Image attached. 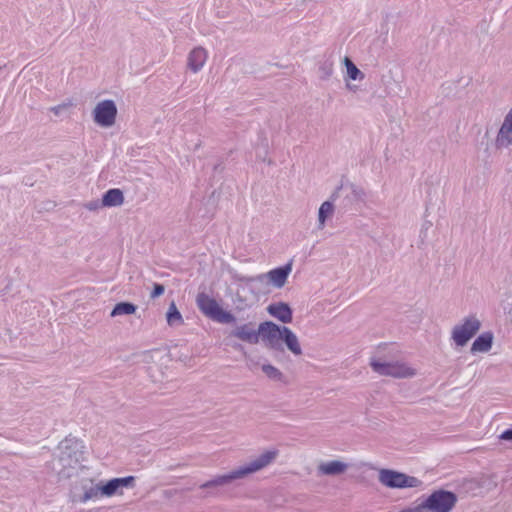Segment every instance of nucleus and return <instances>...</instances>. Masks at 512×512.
Masks as SVG:
<instances>
[{"label": "nucleus", "mask_w": 512, "mask_h": 512, "mask_svg": "<svg viewBox=\"0 0 512 512\" xmlns=\"http://www.w3.org/2000/svg\"><path fill=\"white\" fill-rule=\"evenodd\" d=\"M165 291V287L163 284H160V283H154L153 284V289L151 291V294H150V297L152 299H155V298H158L160 297Z\"/></svg>", "instance_id": "nucleus-28"}, {"label": "nucleus", "mask_w": 512, "mask_h": 512, "mask_svg": "<svg viewBox=\"0 0 512 512\" xmlns=\"http://www.w3.org/2000/svg\"><path fill=\"white\" fill-rule=\"evenodd\" d=\"M457 501V494L450 491V510L453 508Z\"/></svg>", "instance_id": "nucleus-31"}, {"label": "nucleus", "mask_w": 512, "mask_h": 512, "mask_svg": "<svg viewBox=\"0 0 512 512\" xmlns=\"http://www.w3.org/2000/svg\"><path fill=\"white\" fill-rule=\"evenodd\" d=\"M137 310V306L132 303V302H128V301H122V302H119L117 303L111 313H110V316L111 317H116V316H120V315H131V314H134Z\"/></svg>", "instance_id": "nucleus-19"}, {"label": "nucleus", "mask_w": 512, "mask_h": 512, "mask_svg": "<svg viewBox=\"0 0 512 512\" xmlns=\"http://www.w3.org/2000/svg\"><path fill=\"white\" fill-rule=\"evenodd\" d=\"M196 304L202 314L217 323L231 324L236 321L231 312L224 310L214 298L204 292L197 295Z\"/></svg>", "instance_id": "nucleus-3"}, {"label": "nucleus", "mask_w": 512, "mask_h": 512, "mask_svg": "<svg viewBox=\"0 0 512 512\" xmlns=\"http://www.w3.org/2000/svg\"><path fill=\"white\" fill-rule=\"evenodd\" d=\"M261 369H262L263 373L269 379L274 380V381H279V382L287 383L286 382V377L284 376V374L278 368H276L275 366H273L271 364H263Z\"/></svg>", "instance_id": "nucleus-21"}, {"label": "nucleus", "mask_w": 512, "mask_h": 512, "mask_svg": "<svg viewBox=\"0 0 512 512\" xmlns=\"http://www.w3.org/2000/svg\"><path fill=\"white\" fill-rule=\"evenodd\" d=\"M346 469L347 464L339 460L324 462L318 466L319 473L328 476L340 475L344 473Z\"/></svg>", "instance_id": "nucleus-15"}, {"label": "nucleus", "mask_w": 512, "mask_h": 512, "mask_svg": "<svg viewBox=\"0 0 512 512\" xmlns=\"http://www.w3.org/2000/svg\"><path fill=\"white\" fill-rule=\"evenodd\" d=\"M85 446L76 437H66L59 444V461L63 467H75L84 460Z\"/></svg>", "instance_id": "nucleus-4"}, {"label": "nucleus", "mask_w": 512, "mask_h": 512, "mask_svg": "<svg viewBox=\"0 0 512 512\" xmlns=\"http://www.w3.org/2000/svg\"><path fill=\"white\" fill-rule=\"evenodd\" d=\"M499 439L503 441H511L512 442V428H508L504 430L500 435Z\"/></svg>", "instance_id": "nucleus-29"}, {"label": "nucleus", "mask_w": 512, "mask_h": 512, "mask_svg": "<svg viewBox=\"0 0 512 512\" xmlns=\"http://www.w3.org/2000/svg\"><path fill=\"white\" fill-rule=\"evenodd\" d=\"M370 366L374 372L380 375L392 376L395 378H405L415 374L411 368L399 362H386L381 361L380 359H371Z\"/></svg>", "instance_id": "nucleus-8"}, {"label": "nucleus", "mask_w": 512, "mask_h": 512, "mask_svg": "<svg viewBox=\"0 0 512 512\" xmlns=\"http://www.w3.org/2000/svg\"><path fill=\"white\" fill-rule=\"evenodd\" d=\"M344 64L346 66L347 76L349 79L361 80L364 78V74L361 72V70L348 57L344 58Z\"/></svg>", "instance_id": "nucleus-22"}, {"label": "nucleus", "mask_w": 512, "mask_h": 512, "mask_svg": "<svg viewBox=\"0 0 512 512\" xmlns=\"http://www.w3.org/2000/svg\"><path fill=\"white\" fill-rule=\"evenodd\" d=\"M496 484L489 478L482 477L480 479H464L458 485L457 493L459 495L480 496L487 493Z\"/></svg>", "instance_id": "nucleus-9"}, {"label": "nucleus", "mask_w": 512, "mask_h": 512, "mask_svg": "<svg viewBox=\"0 0 512 512\" xmlns=\"http://www.w3.org/2000/svg\"><path fill=\"white\" fill-rule=\"evenodd\" d=\"M379 481L384 486L392 489L414 488L422 484V481L418 478L392 469H381L379 471Z\"/></svg>", "instance_id": "nucleus-5"}, {"label": "nucleus", "mask_w": 512, "mask_h": 512, "mask_svg": "<svg viewBox=\"0 0 512 512\" xmlns=\"http://www.w3.org/2000/svg\"><path fill=\"white\" fill-rule=\"evenodd\" d=\"M425 512H448V490L434 491L418 504Z\"/></svg>", "instance_id": "nucleus-11"}, {"label": "nucleus", "mask_w": 512, "mask_h": 512, "mask_svg": "<svg viewBox=\"0 0 512 512\" xmlns=\"http://www.w3.org/2000/svg\"><path fill=\"white\" fill-rule=\"evenodd\" d=\"M84 207L89 210V211H92V212H96L98 211L100 208H103L105 207L103 204H102V199L99 200V199H95V200H91L89 202H86L84 204Z\"/></svg>", "instance_id": "nucleus-27"}, {"label": "nucleus", "mask_w": 512, "mask_h": 512, "mask_svg": "<svg viewBox=\"0 0 512 512\" xmlns=\"http://www.w3.org/2000/svg\"><path fill=\"white\" fill-rule=\"evenodd\" d=\"M124 202V195L119 188L108 189L102 196V204L105 207H117Z\"/></svg>", "instance_id": "nucleus-16"}, {"label": "nucleus", "mask_w": 512, "mask_h": 512, "mask_svg": "<svg viewBox=\"0 0 512 512\" xmlns=\"http://www.w3.org/2000/svg\"><path fill=\"white\" fill-rule=\"evenodd\" d=\"M117 106L113 100L99 102L93 110V120L101 127H111L116 120Z\"/></svg>", "instance_id": "nucleus-10"}, {"label": "nucleus", "mask_w": 512, "mask_h": 512, "mask_svg": "<svg viewBox=\"0 0 512 512\" xmlns=\"http://www.w3.org/2000/svg\"><path fill=\"white\" fill-rule=\"evenodd\" d=\"M207 60L206 50L202 47L194 48L188 55L187 66L194 72H199Z\"/></svg>", "instance_id": "nucleus-13"}, {"label": "nucleus", "mask_w": 512, "mask_h": 512, "mask_svg": "<svg viewBox=\"0 0 512 512\" xmlns=\"http://www.w3.org/2000/svg\"><path fill=\"white\" fill-rule=\"evenodd\" d=\"M115 478L108 480L106 483L102 485V496L112 497L117 494H122L120 491Z\"/></svg>", "instance_id": "nucleus-23"}, {"label": "nucleus", "mask_w": 512, "mask_h": 512, "mask_svg": "<svg viewBox=\"0 0 512 512\" xmlns=\"http://www.w3.org/2000/svg\"><path fill=\"white\" fill-rule=\"evenodd\" d=\"M493 333L490 331L481 333L472 343L470 352L476 353H487L490 351L493 345Z\"/></svg>", "instance_id": "nucleus-14"}, {"label": "nucleus", "mask_w": 512, "mask_h": 512, "mask_svg": "<svg viewBox=\"0 0 512 512\" xmlns=\"http://www.w3.org/2000/svg\"><path fill=\"white\" fill-rule=\"evenodd\" d=\"M267 312L274 318L278 319L284 324L292 322L293 310L286 302L271 303L267 307Z\"/></svg>", "instance_id": "nucleus-12"}, {"label": "nucleus", "mask_w": 512, "mask_h": 512, "mask_svg": "<svg viewBox=\"0 0 512 512\" xmlns=\"http://www.w3.org/2000/svg\"><path fill=\"white\" fill-rule=\"evenodd\" d=\"M231 335L249 344H257L261 338L265 347L275 352L283 353L284 344L292 354L296 356L302 354L296 334L289 327L278 325L272 321L260 323L257 330L252 322L236 326Z\"/></svg>", "instance_id": "nucleus-1"}, {"label": "nucleus", "mask_w": 512, "mask_h": 512, "mask_svg": "<svg viewBox=\"0 0 512 512\" xmlns=\"http://www.w3.org/2000/svg\"><path fill=\"white\" fill-rule=\"evenodd\" d=\"M292 270V264L287 263L283 266H279L277 268H274L270 270L266 274H259L257 276H240L237 279L239 281H243L245 283H252V282H259V283H265L267 280H269L270 283L273 284L276 288H282L287 278Z\"/></svg>", "instance_id": "nucleus-6"}, {"label": "nucleus", "mask_w": 512, "mask_h": 512, "mask_svg": "<svg viewBox=\"0 0 512 512\" xmlns=\"http://www.w3.org/2000/svg\"><path fill=\"white\" fill-rule=\"evenodd\" d=\"M277 456L276 451H266L253 461L246 463L232 471L218 475L200 485L201 489H214L230 484L231 482L243 479L249 474L255 473L269 465Z\"/></svg>", "instance_id": "nucleus-2"}, {"label": "nucleus", "mask_w": 512, "mask_h": 512, "mask_svg": "<svg viewBox=\"0 0 512 512\" xmlns=\"http://www.w3.org/2000/svg\"><path fill=\"white\" fill-rule=\"evenodd\" d=\"M166 320L169 326L182 325L184 322L183 317L174 301H172L169 305L168 311L166 313Z\"/></svg>", "instance_id": "nucleus-20"}, {"label": "nucleus", "mask_w": 512, "mask_h": 512, "mask_svg": "<svg viewBox=\"0 0 512 512\" xmlns=\"http://www.w3.org/2000/svg\"><path fill=\"white\" fill-rule=\"evenodd\" d=\"M135 479L136 478L132 475L115 478L116 482H118L117 485L120 490L122 488H133L135 485Z\"/></svg>", "instance_id": "nucleus-26"}, {"label": "nucleus", "mask_w": 512, "mask_h": 512, "mask_svg": "<svg viewBox=\"0 0 512 512\" xmlns=\"http://www.w3.org/2000/svg\"><path fill=\"white\" fill-rule=\"evenodd\" d=\"M102 496V485H97L95 487H90L85 490L84 494L80 497L79 501L81 503H86L89 500L97 499Z\"/></svg>", "instance_id": "nucleus-25"}, {"label": "nucleus", "mask_w": 512, "mask_h": 512, "mask_svg": "<svg viewBox=\"0 0 512 512\" xmlns=\"http://www.w3.org/2000/svg\"><path fill=\"white\" fill-rule=\"evenodd\" d=\"M66 105L65 104H61V105H57V106H54L52 107L50 110L55 114V115H60V113L66 109Z\"/></svg>", "instance_id": "nucleus-30"}, {"label": "nucleus", "mask_w": 512, "mask_h": 512, "mask_svg": "<svg viewBox=\"0 0 512 512\" xmlns=\"http://www.w3.org/2000/svg\"><path fill=\"white\" fill-rule=\"evenodd\" d=\"M333 61L325 59L319 64V77L322 80H328L333 74Z\"/></svg>", "instance_id": "nucleus-24"}, {"label": "nucleus", "mask_w": 512, "mask_h": 512, "mask_svg": "<svg viewBox=\"0 0 512 512\" xmlns=\"http://www.w3.org/2000/svg\"><path fill=\"white\" fill-rule=\"evenodd\" d=\"M342 189L348 191L346 198H345L348 203H353V202H358V201L363 200V197H364L363 189L354 184H349L345 187H343V186L338 187L337 190L331 196L332 200H335L338 191L342 190Z\"/></svg>", "instance_id": "nucleus-17"}, {"label": "nucleus", "mask_w": 512, "mask_h": 512, "mask_svg": "<svg viewBox=\"0 0 512 512\" xmlns=\"http://www.w3.org/2000/svg\"><path fill=\"white\" fill-rule=\"evenodd\" d=\"M481 327V322L476 316H469L462 324L455 325L452 330V339L457 346H465L476 335Z\"/></svg>", "instance_id": "nucleus-7"}, {"label": "nucleus", "mask_w": 512, "mask_h": 512, "mask_svg": "<svg viewBox=\"0 0 512 512\" xmlns=\"http://www.w3.org/2000/svg\"><path fill=\"white\" fill-rule=\"evenodd\" d=\"M334 212V204L333 201L327 200L323 202L318 210V227L320 229L324 228L326 220L329 219Z\"/></svg>", "instance_id": "nucleus-18"}]
</instances>
